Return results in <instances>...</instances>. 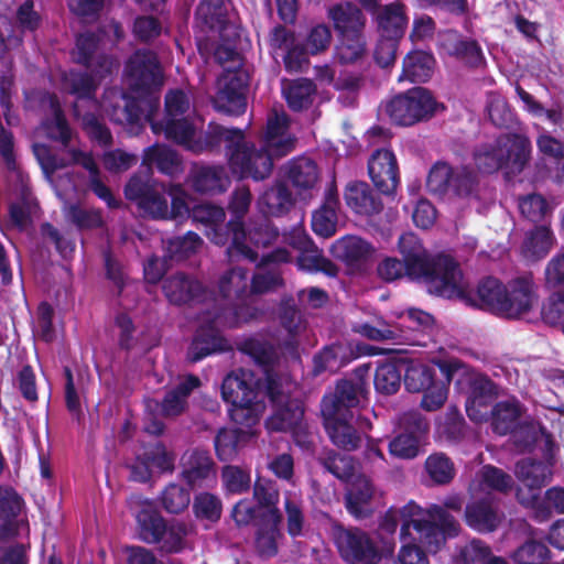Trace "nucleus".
<instances>
[{"label": "nucleus", "mask_w": 564, "mask_h": 564, "mask_svg": "<svg viewBox=\"0 0 564 564\" xmlns=\"http://www.w3.org/2000/svg\"><path fill=\"white\" fill-rule=\"evenodd\" d=\"M398 248L409 279L422 281L431 294L448 300L470 301L466 291L459 286L462 270L453 257L443 253L431 256L412 232L400 236Z\"/></svg>", "instance_id": "nucleus-1"}, {"label": "nucleus", "mask_w": 564, "mask_h": 564, "mask_svg": "<svg viewBox=\"0 0 564 564\" xmlns=\"http://www.w3.org/2000/svg\"><path fill=\"white\" fill-rule=\"evenodd\" d=\"M160 109V98L149 97L145 100L131 99L126 106L112 105L110 119L121 126L142 127L143 121L150 123L154 133H164L165 139L191 151L195 141L197 127L191 116L154 120Z\"/></svg>", "instance_id": "nucleus-2"}, {"label": "nucleus", "mask_w": 564, "mask_h": 564, "mask_svg": "<svg viewBox=\"0 0 564 564\" xmlns=\"http://www.w3.org/2000/svg\"><path fill=\"white\" fill-rule=\"evenodd\" d=\"M334 543L340 557L348 564H379L383 556H391L395 549L394 541L384 543L380 551L370 535L357 528L333 527Z\"/></svg>", "instance_id": "nucleus-3"}, {"label": "nucleus", "mask_w": 564, "mask_h": 564, "mask_svg": "<svg viewBox=\"0 0 564 564\" xmlns=\"http://www.w3.org/2000/svg\"><path fill=\"white\" fill-rule=\"evenodd\" d=\"M426 185L431 193L440 196L478 198V174L467 165L436 162L429 172Z\"/></svg>", "instance_id": "nucleus-4"}, {"label": "nucleus", "mask_w": 564, "mask_h": 564, "mask_svg": "<svg viewBox=\"0 0 564 564\" xmlns=\"http://www.w3.org/2000/svg\"><path fill=\"white\" fill-rule=\"evenodd\" d=\"M126 74L130 89L138 94L135 97L122 95L123 105L131 99L145 100L156 97L153 93L159 90L163 83V69L158 55L150 50H137L126 64Z\"/></svg>", "instance_id": "nucleus-5"}, {"label": "nucleus", "mask_w": 564, "mask_h": 564, "mask_svg": "<svg viewBox=\"0 0 564 564\" xmlns=\"http://www.w3.org/2000/svg\"><path fill=\"white\" fill-rule=\"evenodd\" d=\"M437 102L430 90L414 87L392 97L386 104V112L398 126L410 127L434 116Z\"/></svg>", "instance_id": "nucleus-6"}, {"label": "nucleus", "mask_w": 564, "mask_h": 564, "mask_svg": "<svg viewBox=\"0 0 564 564\" xmlns=\"http://www.w3.org/2000/svg\"><path fill=\"white\" fill-rule=\"evenodd\" d=\"M252 195L247 186L236 188L228 204L230 219L226 223V228L231 234V243L227 248V256L230 261L245 259L249 262H256L258 252L246 243L245 216L247 215Z\"/></svg>", "instance_id": "nucleus-7"}, {"label": "nucleus", "mask_w": 564, "mask_h": 564, "mask_svg": "<svg viewBox=\"0 0 564 564\" xmlns=\"http://www.w3.org/2000/svg\"><path fill=\"white\" fill-rule=\"evenodd\" d=\"M274 160L279 158L262 145L257 148L252 142L247 141L243 134L242 141L238 142L228 156V166L240 180L251 178L258 182L270 177Z\"/></svg>", "instance_id": "nucleus-8"}, {"label": "nucleus", "mask_w": 564, "mask_h": 564, "mask_svg": "<svg viewBox=\"0 0 564 564\" xmlns=\"http://www.w3.org/2000/svg\"><path fill=\"white\" fill-rule=\"evenodd\" d=\"M426 516L425 520L414 523L417 536L412 538V541L417 540L425 551L435 554L448 538L458 535L460 525L454 516L438 505L431 506L426 510Z\"/></svg>", "instance_id": "nucleus-9"}, {"label": "nucleus", "mask_w": 564, "mask_h": 564, "mask_svg": "<svg viewBox=\"0 0 564 564\" xmlns=\"http://www.w3.org/2000/svg\"><path fill=\"white\" fill-rule=\"evenodd\" d=\"M369 370L368 366H361L355 369L356 380H338L334 392L325 394L321 402L322 415L354 416L352 409L358 406L360 398L367 392L366 382L362 380L364 373Z\"/></svg>", "instance_id": "nucleus-10"}, {"label": "nucleus", "mask_w": 564, "mask_h": 564, "mask_svg": "<svg viewBox=\"0 0 564 564\" xmlns=\"http://www.w3.org/2000/svg\"><path fill=\"white\" fill-rule=\"evenodd\" d=\"M124 196L154 219L169 218L165 188L148 175L135 174L124 186Z\"/></svg>", "instance_id": "nucleus-11"}, {"label": "nucleus", "mask_w": 564, "mask_h": 564, "mask_svg": "<svg viewBox=\"0 0 564 564\" xmlns=\"http://www.w3.org/2000/svg\"><path fill=\"white\" fill-rule=\"evenodd\" d=\"M501 317L520 319L531 313L539 304V285L531 272L510 279L506 283Z\"/></svg>", "instance_id": "nucleus-12"}, {"label": "nucleus", "mask_w": 564, "mask_h": 564, "mask_svg": "<svg viewBox=\"0 0 564 564\" xmlns=\"http://www.w3.org/2000/svg\"><path fill=\"white\" fill-rule=\"evenodd\" d=\"M401 427L402 431L389 442V453L399 459H414L422 452L429 422L420 412L409 411L401 417Z\"/></svg>", "instance_id": "nucleus-13"}, {"label": "nucleus", "mask_w": 564, "mask_h": 564, "mask_svg": "<svg viewBox=\"0 0 564 564\" xmlns=\"http://www.w3.org/2000/svg\"><path fill=\"white\" fill-rule=\"evenodd\" d=\"M249 76L243 70L227 72L212 102L216 111L238 117L247 109Z\"/></svg>", "instance_id": "nucleus-14"}, {"label": "nucleus", "mask_w": 564, "mask_h": 564, "mask_svg": "<svg viewBox=\"0 0 564 564\" xmlns=\"http://www.w3.org/2000/svg\"><path fill=\"white\" fill-rule=\"evenodd\" d=\"M101 35L86 31L76 36L73 61L101 80L112 74L117 62L110 55L99 52Z\"/></svg>", "instance_id": "nucleus-15"}, {"label": "nucleus", "mask_w": 564, "mask_h": 564, "mask_svg": "<svg viewBox=\"0 0 564 564\" xmlns=\"http://www.w3.org/2000/svg\"><path fill=\"white\" fill-rule=\"evenodd\" d=\"M440 54L447 55L468 68H479L486 63L482 48L477 40L455 30H447L438 36Z\"/></svg>", "instance_id": "nucleus-16"}, {"label": "nucleus", "mask_w": 564, "mask_h": 564, "mask_svg": "<svg viewBox=\"0 0 564 564\" xmlns=\"http://www.w3.org/2000/svg\"><path fill=\"white\" fill-rule=\"evenodd\" d=\"M368 173L381 194L394 195L400 184V174L397 158L391 150L375 151L368 161Z\"/></svg>", "instance_id": "nucleus-17"}, {"label": "nucleus", "mask_w": 564, "mask_h": 564, "mask_svg": "<svg viewBox=\"0 0 564 564\" xmlns=\"http://www.w3.org/2000/svg\"><path fill=\"white\" fill-rule=\"evenodd\" d=\"M459 286L466 291L470 301L457 299L468 306L478 307L501 317L502 301L505 297L506 283L495 276L482 278L475 291L465 285L463 279Z\"/></svg>", "instance_id": "nucleus-18"}, {"label": "nucleus", "mask_w": 564, "mask_h": 564, "mask_svg": "<svg viewBox=\"0 0 564 564\" xmlns=\"http://www.w3.org/2000/svg\"><path fill=\"white\" fill-rule=\"evenodd\" d=\"M496 141L506 174H520L531 159L530 139L521 133L509 132L500 134Z\"/></svg>", "instance_id": "nucleus-19"}, {"label": "nucleus", "mask_w": 564, "mask_h": 564, "mask_svg": "<svg viewBox=\"0 0 564 564\" xmlns=\"http://www.w3.org/2000/svg\"><path fill=\"white\" fill-rule=\"evenodd\" d=\"M496 397V384L487 376H478L471 379L465 402V410L469 420L475 423L487 422Z\"/></svg>", "instance_id": "nucleus-20"}, {"label": "nucleus", "mask_w": 564, "mask_h": 564, "mask_svg": "<svg viewBox=\"0 0 564 564\" xmlns=\"http://www.w3.org/2000/svg\"><path fill=\"white\" fill-rule=\"evenodd\" d=\"M182 479L191 489L202 488L216 477V465L207 449L193 448L182 456Z\"/></svg>", "instance_id": "nucleus-21"}, {"label": "nucleus", "mask_w": 564, "mask_h": 564, "mask_svg": "<svg viewBox=\"0 0 564 564\" xmlns=\"http://www.w3.org/2000/svg\"><path fill=\"white\" fill-rule=\"evenodd\" d=\"M243 134L245 131L242 129L226 128L221 124L210 122L206 131L196 132L191 152L199 154L203 152L219 151L221 144L225 143L226 154L229 156L230 152L238 145V142L242 141Z\"/></svg>", "instance_id": "nucleus-22"}, {"label": "nucleus", "mask_w": 564, "mask_h": 564, "mask_svg": "<svg viewBox=\"0 0 564 564\" xmlns=\"http://www.w3.org/2000/svg\"><path fill=\"white\" fill-rule=\"evenodd\" d=\"M162 290L170 303L192 305L207 299V289L196 279L185 273H175L163 281Z\"/></svg>", "instance_id": "nucleus-23"}, {"label": "nucleus", "mask_w": 564, "mask_h": 564, "mask_svg": "<svg viewBox=\"0 0 564 564\" xmlns=\"http://www.w3.org/2000/svg\"><path fill=\"white\" fill-rule=\"evenodd\" d=\"M290 120L285 113L273 112L268 117L262 147L275 158L290 154L296 144V138L289 132Z\"/></svg>", "instance_id": "nucleus-24"}, {"label": "nucleus", "mask_w": 564, "mask_h": 564, "mask_svg": "<svg viewBox=\"0 0 564 564\" xmlns=\"http://www.w3.org/2000/svg\"><path fill=\"white\" fill-rule=\"evenodd\" d=\"M333 256L351 271H362L369 263L375 248L358 236H345L335 241Z\"/></svg>", "instance_id": "nucleus-25"}, {"label": "nucleus", "mask_w": 564, "mask_h": 564, "mask_svg": "<svg viewBox=\"0 0 564 564\" xmlns=\"http://www.w3.org/2000/svg\"><path fill=\"white\" fill-rule=\"evenodd\" d=\"M226 214L223 207L208 203L196 204L191 209V218L206 227L205 235L217 246L231 243V234L224 224Z\"/></svg>", "instance_id": "nucleus-26"}, {"label": "nucleus", "mask_w": 564, "mask_h": 564, "mask_svg": "<svg viewBox=\"0 0 564 564\" xmlns=\"http://www.w3.org/2000/svg\"><path fill=\"white\" fill-rule=\"evenodd\" d=\"M202 386L200 379L193 373L184 376L174 387L166 390L159 403L163 417H177L188 409V399L193 391Z\"/></svg>", "instance_id": "nucleus-27"}, {"label": "nucleus", "mask_w": 564, "mask_h": 564, "mask_svg": "<svg viewBox=\"0 0 564 564\" xmlns=\"http://www.w3.org/2000/svg\"><path fill=\"white\" fill-rule=\"evenodd\" d=\"M220 392L223 400L230 406L250 402L259 397L258 381L251 371L240 368L224 378Z\"/></svg>", "instance_id": "nucleus-28"}, {"label": "nucleus", "mask_w": 564, "mask_h": 564, "mask_svg": "<svg viewBox=\"0 0 564 564\" xmlns=\"http://www.w3.org/2000/svg\"><path fill=\"white\" fill-rule=\"evenodd\" d=\"M230 349V344L217 328L205 325L197 328L188 346L186 359L196 364L208 356L226 352Z\"/></svg>", "instance_id": "nucleus-29"}, {"label": "nucleus", "mask_w": 564, "mask_h": 564, "mask_svg": "<svg viewBox=\"0 0 564 564\" xmlns=\"http://www.w3.org/2000/svg\"><path fill=\"white\" fill-rule=\"evenodd\" d=\"M346 205L359 216L371 217L383 210V202L370 185L362 181H354L344 191Z\"/></svg>", "instance_id": "nucleus-30"}, {"label": "nucleus", "mask_w": 564, "mask_h": 564, "mask_svg": "<svg viewBox=\"0 0 564 564\" xmlns=\"http://www.w3.org/2000/svg\"><path fill=\"white\" fill-rule=\"evenodd\" d=\"M41 209L31 186L22 183L18 195L8 206V226L20 232L28 230L33 225V217Z\"/></svg>", "instance_id": "nucleus-31"}, {"label": "nucleus", "mask_w": 564, "mask_h": 564, "mask_svg": "<svg viewBox=\"0 0 564 564\" xmlns=\"http://www.w3.org/2000/svg\"><path fill=\"white\" fill-rule=\"evenodd\" d=\"M347 484L346 510L357 520L368 518L372 513L371 500L375 495L372 481L367 476L359 474Z\"/></svg>", "instance_id": "nucleus-32"}, {"label": "nucleus", "mask_w": 564, "mask_h": 564, "mask_svg": "<svg viewBox=\"0 0 564 564\" xmlns=\"http://www.w3.org/2000/svg\"><path fill=\"white\" fill-rule=\"evenodd\" d=\"M278 318L281 327L288 333L283 346L295 352L299 348L297 337L306 329V319L292 295L282 296L278 305Z\"/></svg>", "instance_id": "nucleus-33"}, {"label": "nucleus", "mask_w": 564, "mask_h": 564, "mask_svg": "<svg viewBox=\"0 0 564 564\" xmlns=\"http://www.w3.org/2000/svg\"><path fill=\"white\" fill-rule=\"evenodd\" d=\"M327 18L332 22L337 36L365 33L366 15L360 8L350 1L330 6L327 9Z\"/></svg>", "instance_id": "nucleus-34"}, {"label": "nucleus", "mask_w": 564, "mask_h": 564, "mask_svg": "<svg viewBox=\"0 0 564 564\" xmlns=\"http://www.w3.org/2000/svg\"><path fill=\"white\" fill-rule=\"evenodd\" d=\"M24 501L13 488L0 487V542L15 538Z\"/></svg>", "instance_id": "nucleus-35"}, {"label": "nucleus", "mask_w": 564, "mask_h": 564, "mask_svg": "<svg viewBox=\"0 0 564 564\" xmlns=\"http://www.w3.org/2000/svg\"><path fill=\"white\" fill-rule=\"evenodd\" d=\"M339 207L338 191L332 182L326 192L322 206L312 215V230L319 237L329 238L337 230V209Z\"/></svg>", "instance_id": "nucleus-36"}, {"label": "nucleus", "mask_w": 564, "mask_h": 564, "mask_svg": "<svg viewBox=\"0 0 564 564\" xmlns=\"http://www.w3.org/2000/svg\"><path fill=\"white\" fill-rule=\"evenodd\" d=\"M465 522L479 533H491L500 525L501 516L488 498H481L467 503Z\"/></svg>", "instance_id": "nucleus-37"}, {"label": "nucleus", "mask_w": 564, "mask_h": 564, "mask_svg": "<svg viewBox=\"0 0 564 564\" xmlns=\"http://www.w3.org/2000/svg\"><path fill=\"white\" fill-rule=\"evenodd\" d=\"M273 406V413L265 420V427L270 432L293 431L304 417V404L299 399L289 397Z\"/></svg>", "instance_id": "nucleus-38"}, {"label": "nucleus", "mask_w": 564, "mask_h": 564, "mask_svg": "<svg viewBox=\"0 0 564 564\" xmlns=\"http://www.w3.org/2000/svg\"><path fill=\"white\" fill-rule=\"evenodd\" d=\"M322 416L324 419L325 430L334 445L347 452L355 451L360 446V434L350 424L352 416Z\"/></svg>", "instance_id": "nucleus-39"}, {"label": "nucleus", "mask_w": 564, "mask_h": 564, "mask_svg": "<svg viewBox=\"0 0 564 564\" xmlns=\"http://www.w3.org/2000/svg\"><path fill=\"white\" fill-rule=\"evenodd\" d=\"M555 242L550 225H536L525 232L521 245V256L531 262L545 258Z\"/></svg>", "instance_id": "nucleus-40"}, {"label": "nucleus", "mask_w": 564, "mask_h": 564, "mask_svg": "<svg viewBox=\"0 0 564 564\" xmlns=\"http://www.w3.org/2000/svg\"><path fill=\"white\" fill-rule=\"evenodd\" d=\"M192 187L200 194H220L227 189L229 180L220 165H200L192 171Z\"/></svg>", "instance_id": "nucleus-41"}, {"label": "nucleus", "mask_w": 564, "mask_h": 564, "mask_svg": "<svg viewBox=\"0 0 564 564\" xmlns=\"http://www.w3.org/2000/svg\"><path fill=\"white\" fill-rule=\"evenodd\" d=\"M282 91L288 107L294 112H301L313 106L317 86L312 79L301 77L289 80Z\"/></svg>", "instance_id": "nucleus-42"}, {"label": "nucleus", "mask_w": 564, "mask_h": 564, "mask_svg": "<svg viewBox=\"0 0 564 564\" xmlns=\"http://www.w3.org/2000/svg\"><path fill=\"white\" fill-rule=\"evenodd\" d=\"M434 65L435 58L431 53L421 50L411 51L402 61L399 80L425 83L432 77Z\"/></svg>", "instance_id": "nucleus-43"}, {"label": "nucleus", "mask_w": 564, "mask_h": 564, "mask_svg": "<svg viewBox=\"0 0 564 564\" xmlns=\"http://www.w3.org/2000/svg\"><path fill=\"white\" fill-rule=\"evenodd\" d=\"M551 462L538 460L534 458H523L516 464L517 478L531 490H539L552 479Z\"/></svg>", "instance_id": "nucleus-44"}, {"label": "nucleus", "mask_w": 564, "mask_h": 564, "mask_svg": "<svg viewBox=\"0 0 564 564\" xmlns=\"http://www.w3.org/2000/svg\"><path fill=\"white\" fill-rule=\"evenodd\" d=\"M521 406L518 401L497 402L489 414L492 432L498 435L512 434L519 427Z\"/></svg>", "instance_id": "nucleus-45"}, {"label": "nucleus", "mask_w": 564, "mask_h": 564, "mask_svg": "<svg viewBox=\"0 0 564 564\" xmlns=\"http://www.w3.org/2000/svg\"><path fill=\"white\" fill-rule=\"evenodd\" d=\"M402 3L384 6L377 14V23L381 36L401 40L404 35L408 18Z\"/></svg>", "instance_id": "nucleus-46"}, {"label": "nucleus", "mask_w": 564, "mask_h": 564, "mask_svg": "<svg viewBox=\"0 0 564 564\" xmlns=\"http://www.w3.org/2000/svg\"><path fill=\"white\" fill-rule=\"evenodd\" d=\"M139 539L147 544H159L163 540L167 522L151 508H142L137 514Z\"/></svg>", "instance_id": "nucleus-47"}, {"label": "nucleus", "mask_w": 564, "mask_h": 564, "mask_svg": "<svg viewBox=\"0 0 564 564\" xmlns=\"http://www.w3.org/2000/svg\"><path fill=\"white\" fill-rule=\"evenodd\" d=\"M286 176L299 192L312 189L319 177L318 166L314 160L308 158L293 159L289 163Z\"/></svg>", "instance_id": "nucleus-48"}, {"label": "nucleus", "mask_w": 564, "mask_h": 564, "mask_svg": "<svg viewBox=\"0 0 564 564\" xmlns=\"http://www.w3.org/2000/svg\"><path fill=\"white\" fill-rule=\"evenodd\" d=\"M250 438V433L242 429H220L215 438V452L220 462H229L236 458L241 445Z\"/></svg>", "instance_id": "nucleus-49"}, {"label": "nucleus", "mask_w": 564, "mask_h": 564, "mask_svg": "<svg viewBox=\"0 0 564 564\" xmlns=\"http://www.w3.org/2000/svg\"><path fill=\"white\" fill-rule=\"evenodd\" d=\"M403 378V358L379 365L375 372L373 384L378 393L395 394Z\"/></svg>", "instance_id": "nucleus-50"}, {"label": "nucleus", "mask_w": 564, "mask_h": 564, "mask_svg": "<svg viewBox=\"0 0 564 564\" xmlns=\"http://www.w3.org/2000/svg\"><path fill=\"white\" fill-rule=\"evenodd\" d=\"M367 56L365 33L337 36L335 57L341 65L356 64Z\"/></svg>", "instance_id": "nucleus-51"}, {"label": "nucleus", "mask_w": 564, "mask_h": 564, "mask_svg": "<svg viewBox=\"0 0 564 564\" xmlns=\"http://www.w3.org/2000/svg\"><path fill=\"white\" fill-rule=\"evenodd\" d=\"M253 498L259 508H265L268 516L274 524H279L282 514L278 508L280 492L276 484L272 480L258 478L253 485Z\"/></svg>", "instance_id": "nucleus-52"}, {"label": "nucleus", "mask_w": 564, "mask_h": 564, "mask_svg": "<svg viewBox=\"0 0 564 564\" xmlns=\"http://www.w3.org/2000/svg\"><path fill=\"white\" fill-rule=\"evenodd\" d=\"M248 269L235 267L219 280V293L224 300H241L249 294Z\"/></svg>", "instance_id": "nucleus-53"}, {"label": "nucleus", "mask_w": 564, "mask_h": 564, "mask_svg": "<svg viewBox=\"0 0 564 564\" xmlns=\"http://www.w3.org/2000/svg\"><path fill=\"white\" fill-rule=\"evenodd\" d=\"M143 163L154 165L161 173L173 176L181 171V161L175 151L160 145H152L145 149Z\"/></svg>", "instance_id": "nucleus-54"}, {"label": "nucleus", "mask_w": 564, "mask_h": 564, "mask_svg": "<svg viewBox=\"0 0 564 564\" xmlns=\"http://www.w3.org/2000/svg\"><path fill=\"white\" fill-rule=\"evenodd\" d=\"M435 380L434 368L403 358V382L409 392L417 393Z\"/></svg>", "instance_id": "nucleus-55"}, {"label": "nucleus", "mask_w": 564, "mask_h": 564, "mask_svg": "<svg viewBox=\"0 0 564 564\" xmlns=\"http://www.w3.org/2000/svg\"><path fill=\"white\" fill-rule=\"evenodd\" d=\"M552 551L541 540L528 539L511 554L516 564H549Z\"/></svg>", "instance_id": "nucleus-56"}, {"label": "nucleus", "mask_w": 564, "mask_h": 564, "mask_svg": "<svg viewBox=\"0 0 564 564\" xmlns=\"http://www.w3.org/2000/svg\"><path fill=\"white\" fill-rule=\"evenodd\" d=\"M261 202L267 207V213L274 217L288 214L294 205L292 192L281 182L267 189Z\"/></svg>", "instance_id": "nucleus-57"}, {"label": "nucleus", "mask_w": 564, "mask_h": 564, "mask_svg": "<svg viewBox=\"0 0 564 564\" xmlns=\"http://www.w3.org/2000/svg\"><path fill=\"white\" fill-rule=\"evenodd\" d=\"M297 267L311 273L322 272L329 278H335L338 274V267L323 253V250L316 246L304 253H300L296 259Z\"/></svg>", "instance_id": "nucleus-58"}, {"label": "nucleus", "mask_w": 564, "mask_h": 564, "mask_svg": "<svg viewBox=\"0 0 564 564\" xmlns=\"http://www.w3.org/2000/svg\"><path fill=\"white\" fill-rule=\"evenodd\" d=\"M322 466L336 478L348 482L356 477L357 462L350 455L329 451L319 458Z\"/></svg>", "instance_id": "nucleus-59"}, {"label": "nucleus", "mask_w": 564, "mask_h": 564, "mask_svg": "<svg viewBox=\"0 0 564 564\" xmlns=\"http://www.w3.org/2000/svg\"><path fill=\"white\" fill-rule=\"evenodd\" d=\"M191 527L185 521L172 520L166 524L163 540L160 541V551L165 554H178L186 547V538Z\"/></svg>", "instance_id": "nucleus-60"}, {"label": "nucleus", "mask_w": 564, "mask_h": 564, "mask_svg": "<svg viewBox=\"0 0 564 564\" xmlns=\"http://www.w3.org/2000/svg\"><path fill=\"white\" fill-rule=\"evenodd\" d=\"M221 481L227 494L242 495L251 488V473L240 466L226 465L221 468Z\"/></svg>", "instance_id": "nucleus-61"}, {"label": "nucleus", "mask_w": 564, "mask_h": 564, "mask_svg": "<svg viewBox=\"0 0 564 564\" xmlns=\"http://www.w3.org/2000/svg\"><path fill=\"white\" fill-rule=\"evenodd\" d=\"M278 237V228L265 217L251 221L248 229H246V241L248 240L256 247H269Z\"/></svg>", "instance_id": "nucleus-62"}, {"label": "nucleus", "mask_w": 564, "mask_h": 564, "mask_svg": "<svg viewBox=\"0 0 564 564\" xmlns=\"http://www.w3.org/2000/svg\"><path fill=\"white\" fill-rule=\"evenodd\" d=\"M425 469L437 485L449 484L455 476V467L449 457L443 453L430 455L425 460Z\"/></svg>", "instance_id": "nucleus-63"}, {"label": "nucleus", "mask_w": 564, "mask_h": 564, "mask_svg": "<svg viewBox=\"0 0 564 564\" xmlns=\"http://www.w3.org/2000/svg\"><path fill=\"white\" fill-rule=\"evenodd\" d=\"M160 500L166 512L178 514L189 506L191 492L189 489L172 482L163 489Z\"/></svg>", "instance_id": "nucleus-64"}]
</instances>
